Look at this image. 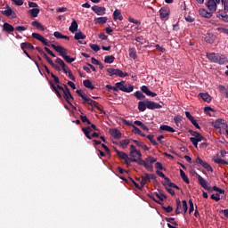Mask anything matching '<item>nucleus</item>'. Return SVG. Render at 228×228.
<instances>
[{"mask_svg": "<svg viewBox=\"0 0 228 228\" xmlns=\"http://www.w3.org/2000/svg\"><path fill=\"white\" fill-rule=\"evenodd\" d=\"M207 58L210 62L218 65H224L228 62V59L225 55L216 53H207Z\"/></svg>", "mask_w": 228, "mask_h": 228, "instance_id": "nucleus-1", "label": "nucleus"}, {"mask_svg": "<svg viewBox=\"0 0 228 228\" xmlns=\"http://www.w3.org/2000/svg\"><path fill=\"white\" fill-rule=\"evenodd\" d=\"M55 63L58 64L60 67H61V70L67 74L68 73V77H69V79L76 81V77L75 76L72 74V71L70 69L67 70V66L65 64V62L63 61V60H61V58H57L55 60Z\"/></svg>", "mask_w": 228, "mask_h": 228, "instance_id": "nucleus-2", "label": "nucleus"}, {"mask_svg": "<svg viewBox=\"0 0 228 228\" xmlns=\"http://www.w3.org/2000/svg\"><path fill=\"white\" fill-rule=\"evenodd\" d=\"M192 175H196L198 177V182L205 190L211 191V186L200 175H199L195 170H191Z\"/></svg>", "mask_w": 228, "mask_h": 228, "instance_id": "nucleus-3", "label": "nucleus"}, {"mask_svg": "<svg viewBox=\"0 0 228 228\" xmlns=\"http://www.w3.org/2000/svg\"><path fill=\"white\" fill-rule=\"evenodd\" d=\"M115 86L124 93H132L134 91V86L132 85H126L125 81L116 83Z\"/></svg>", "mask_w": 228, "mask_h": 228, "instance_id": "nucleus-4", "label": "nucleus"}, {"mask_svg": "<svg viewBox=\"0 0 228 228\" xmlns=\"http://www.w3.org/2000/svg\"><path fill=\"white\" fill-rule=\"evenodd\" d=\"M64 86V93H63V99L68 102V104L72 105L71 101H74V98L70 93L69 88L67 85H63Z\"/></svg>", "mask_w": 228, "mask_h": 228, "instance_id": "nucleus-5", "label": "nucleus"}, {"mask_svg": "<svg viewBox=\"0 0 228 228\" xmlns=\"http://www.w3.org/2000/svg\"><path fill=\"white\" fill-rule=\"evenodd\" d=\"M134 163H137L140 166H143L149 172H152L153 166L146 164L145 159H142V157H138V159H133Z\"/></svg>", "mask_w": 228, "mask_h": 228, "instance_id": "nucleus-6", "label": "nucleus"}, {"mask_svg": "<svg viewBox=\"0 0 228 228\" xmlns=\"http://www.w3.org/2000/svg\"><path fill=\"white\" fill-rule=\"evenodd\" d=\"M84 103H87L92 107H94L95 109H97L98 111H100L102 114H106V111L99 107V105H97V102L91 100V98H87V96L86 97V99L84 100Z\"/></svg>", "mask_w": 228, "mask_h": 228, "instance_id": "nucleus-7", "label": "nucleus"}, {"mask_svg": "<svg viewBox=\"0 0 228 228\" xmlns=\"http://www.w3.org/2000/svg\"><path fill=\"white\" fill-rule=\"evenodd\" d=\"M170 9L168 7H162L159 10V15L161 20H167L169 19Z\"/></svg>", "mask_w": 228, "mask_h": 228, "instance_id": "nucleus-8", "label": "nucleus"}, {"mask_svg": "<svg viewBox=\"0 0 228 228\" xmlns=\"http://www.w3.org/2000/svg\"><path fill=\"white\" fill-rule=\"evenodd\" d=\"M32 37L38 40L39 42H41L44 45L50 46L48 39H45V37H44V36H41L38 33H33Z\"/></svg>", "mask_w": 228, "mask_h": 228, "instance_id": "nucleus-9", "label": "nucleus"}, {"mask_svg": "<svg viewBox=\"0 0 228 228\" xmlns=\"http://www.w3.org/2000/svg\"><path fill=\"white\" fill-rule=\"evenodd\" d=\"M162 108H163V106L161 104H159V102H155L147 100V109L148 110H160Z\"/></svg>", "mask_w": 228, "mask_h": 228, "instance_id": "nucleus-10", "label": "nucleus"}, {"mask_svg": "<svg viewBox=\"0 0 228 228\" xmlns=\"http://www.w3.org/2000/svg\"><path fill=\"white\" fill-rule=\"evenodd\" d=\"M51 47L62 57L64 54H67V49L61 45H56L55 44H51Z\"/></svg>", "mask_w": 228, "mask_h": 228, "instance_id": "nucleus-11", "label": "nucleus"}, {"mask_svg": "<svg viewBox=\"0 0 228 228\" xmlns=\"http://www.w3.org/2000/svg\"><path fill=\"white\" fill-rule=\"evenodd\" d=\"M93 12L98 15H105L106 14V8L105 7H99L97 5L92 6Z\"/></svg>", "mask_w": 228, "mask_h": 228, "instance_id": "nucleus-12", "label": "nucleus"}, {"mask_svg": "<svg viewBox=\"0 0 228 228\" xmlns=\"http://www.w3.org/2000/svg\"><path fill=\"white\" fill-rule=\"evenodd\" d=\"M206 6L209 10V12H216L217 4L214 0H208L206 4Z\"/></svg>", "mask_w": 228, "mask_h": 228, "instance_id": "nucleus-13", "label": "nucleus"}, {"mask_svg": "<svg viewBox=\"0 0 228 228\" xmlns=\"http://www.w3.org/2000/svg\"><path fill=\"white\" fill-rule=\"evenodd\" d=\"M110 134L115 139H121L122 138V134H121L120 131L117 128L110 129Z\"/></svg>", "mask_w": 228, "mask_h": 228, "instance_id": "nucleus-14", "label": "nucleus"}, {"mask_svg": "<svg viewBox=\"0 0 228 228\" xmlns=\"http://www.w3.org/2000/svg\"><path fill=\"white\" fill-rule=\"evenodd\" d=\"M14 28L12 25L7 23V22H4L2 26V30L4 32H7V33H11V32H13L14 31Z\"/></svg>", "mask_w": 228, "mask_h": 228, "instance_id": "nucleus-15", "label": "nucleus"}, {"mask_svg": "<svg viewBox=\"0 0 228 228\" xmlns=\"http://www.w3.org/2000/svg\"><path fill=\"white\" fill-rule=\"evenodd\" d=\"M49 85H50V87L52 88L53 92H54V94H56V96L59 99H62V94L59 92V90L57 89V87L53 84V81H49Z\"/></svg>", "mask_w": 228, "mask_h": 228, "instance_id": "nucleus-16", "label": "nucleus"}, {"mask_svg": "<svg viewBox=\"0 0 228 228\" xmlns=\"http://www.w3.org/2000/svg\"><path fill=\"white\" fill-rule=\"evenodd\" d=\"M20 48H21L22 51H24L25 49H28L30 51L35 50L34 45L31 43H29V42H23V43H21L20 44Z\"/></svg>", "mask_w": 228, "mask_h": 228, "instance_id": "nucleus-17", "label": "nucleus"}, {"mask_svg": "<svg viewBox=\"0 0 228 228\" xmlns=\"http://www.w3.org/2000/svg\"><path fill=\"white\" fill-rule=\"evenodd\" d=\"M134 154H137L138 157H142L141 151L134 145H130V157H134Z\"/></svg>", "mask_w": 228, "mask_h": 228, "instance_id": "nucleus-18", "label": "nucleus"}, {"mask_svg": "<svg viewBox=\"0 0 228 228\" xmlns=\"http://www.w3.org/2000/svg\"><path fill=\"white\" fill-rule=\"evenodd\" d=\"M141 90H142V93H144L148 96H151V97L158 96V94H156L155 93L151 92L146 86H142L141 87Z\"/></svg>", "mask_w": 228, "mask_h": 228, "instance_id": "nucleus-19", "label": "nucleus"}, {"mask_svg": "<svg viewBox=\"0 0 228 228\" xmlns=\"http://www.w3.org/2000/svg\"><path fill=\"white\" fill-rule=\"evenodd\" d=\"M200 14L202 16V17H205V18H211L212 15H213V12L212 11H209L208 12L206 9H200Z\"/></svg>", "mask_w": 228, "mask_h": 228, "instance_id": "nucleus-20", "label": "nucleus"}, {"mask_svg": "<svg viewBox=\"0 0 228 228\" xmlns=\"http://www.w3.org/2000/svg\"><path fill=\"white\" fill-rule=\"evenodd\" d=\"M179 173L183 182L185 183L186 184H190V179L188 178L185 172L183 169H179Z\"/></svg>", "mask_w": 228, "mask_h": 228, "instance_id": "nucleus-21", "label": "nucleus"}, {"mask_svg": "<svg viewBox=\"0 0 228 228\" xmlns=\"http://www.w3.org/2000/svg\"><path fill=\"white\" fill-rule=\"evenodd\" d=\"M2 13L7 17L12 16L15 18L16 13L13 12L12 9L10 6H7V10L2 11Z\"/></svg>", "mask_w": 228, "mask_h": 228, "instance_id": "nucleus-22", "label": "nucleus"}, {"mask_svg": "<svg viewBox=\"0 0 228 228\" xmlns=\"http://www.w3.org/2000/svg\"><path fill=\"white\" fill-rule=\"evenodd\" d=\"M113 20H124V17L119 10H115L113 12Z\"/></svg>", "mask_w": 228, "mask_h": 228, "instance_id": "nucleus-23", "label": "nucleus"}, {"mask_svg": "<svg viewBox=\"0 0 228 228\" xmlns=\"http://www.w3.org/2000/svg\"><path fill=\"white\" fill-rule=\"evenodd\" d=\"M147 109V100H145V102L143 101H140L138 102V110L141 112H144Z\"/></svg>", "mask_w": 228, "mask_h": 228, "instance_id": "nucleus-24", "label": "nucleus"}, {"mask_svg": "<svg viewBox=\"0 0 228 228\" xmlns=\"http://www.w3.org/2000/svg\"><path fill=\"white\" fill-rule=\"evenodd\" d=\"M46 61L51 67H53V69H54V70L61 72V69L57 64H55L50 57L46 59Z\"/></svg>", "mask_w": 228, "mask_h": 228, "instance_id": "nucleus-25", "label": "nucleus"}, {"mask_svg": "<svg viewBox=\"0 0 228 228\" xmlns=\"http://www.w3.org/2000/svg\"><path fill=\"white\" fill-rule=\"evenodd\" d=\"M128 56H130L131 59L136 60L137 59V52L134 47H132L128 49Z\"/></svg>", "mask_w": 228, "mask_h": 228, "instance_id": "nucleus-26", "label": "nucleus"}, {"mask_svg": "<svg viewBox=\"0 0 228 228\" xmlns=\"http://www.w3.org/2000/svg\"><path fill=\"white\" fill-rule=\"evenodd\" d=\"M158 159H155L154 157H151V155H149L146 159H145V164L149 165V166H152L153 163L157 162Z\"/></svg>", "mask_w": 228, "mask_h": 228, "instance_id": "nucleus-27", "label": "nucleus"}, {"mask_svg": "<svg viewBox=\"0 0 228 228\" xmlns=\"http://www.w3.org/2000/svg\"><path fill=\"white\" fill-rule=\"evenodd\" d=\"M213 161L216 164L221 165V166H226L228 165V161L224 159H216V157H214Z\"/></svg>", "mask_w": 228, "mask_h": 228, "instance_id": "nucleus-28", "label": "nucleus"}, {"mask_svg": "<svg viewBox=\"0 0 228 228\" xmlns=\"http://www.w3.org/2000/svg\"><path fill=\"white\" fill-rule=\"evenodd\" d=\"M116 58L114 55H107L104 57V63L106 64H112L114 63Z\"/></svg>", "mask_w": 228, "mask_h": 228, "instance_id": "nucleus-29", "label": "nucleus"}, {"mask_svg": "<svg viewBox=\"0 0 228 228\" xmlns=\"http://www.w3.org/2000/svg\"><path fill=\"white\" fill-rule=\"evenodd\" d=\"M216 17L221 19L224 22H228V13H227V12H224V14L220 13V12H217Z\"/></svg>", "mask_w": 228, "mask_h": 228, "instance_id": "nucleus-30", "label": "nucleus"}, {"mask_svg": "<svg viewBox=\"0 0 228 228\" xmlns=\"http://www.w3.org/2000/svg\"><path fill=\"white\" fill-rule=\"evenodd\" d=\"M61 58L68 63V64H71L76 61V58H72L69 55H67L66 53H64Z\"/></svg>", "mask_w": 228, "mask_h": 228, "instance_id": "nucleus-31", "label": "nucleus"}, {"mask_svg": "<svg viewBox=\"0 0 228 228\" xmlns=\"http://www.w3.org/2000/svg\"><path fill=\"white\" fill-rule=\"evenodd\" d=\"M82 131H83V133L85 134V135H86L89 140L92 139V137H91V135H90V133L92 132L91 126L83 127V128H82Z\"/></svg>", "mask_w": 228, "mask_h": 228, "instance_id": "nucleus-32", "label": "nucleus"}, {"mask_svg": "<svg viewBox=\"0 0 228 228\" xmlns=\"http://www.w3.org/2000/svg\"><path fill=\"white\" fill-rule=\"evenodd\" d=\"M160 130L161 131H167V132H169V133H175V130L172 126H169L167 125L160 126Z\"/></svg>", "mask_w": 228, "mask_h": 228, "instance_id": "nucleus-33", "label": "nucleus"}, {"mask_svg": "<svg viewBox=\"0 0 228 228\" xmlns=\"http://www.w3.org/2000/svg\"><path fill=\"white\" fill-rule=\"evenodd\" d=\"M115 152L117 153L118 157L121 159H128V155L127 153L125 152H121L119 151H118L117 149H115Z\"/></svg>", "mask_w": 228, "mask_h": 228, "instance_id": "nucleus-34", "label": "nucleus"}, {"mask_svg": "<svg viewBox=\"0 0 228 228\" xmlns=\"http://www.w3.org/2000/svg\"><path fill=\"white\" fill-rule=\"evenodd\" d=\"M223 122L224 120L222 118H218L213 123V126L215 129H220L222 127Z\"/></svg>", "mask_w": 228, "mask_h": 228, "instance_id": "nucleus-35", "label": "nucleus"}, {"mask_svg": "<svg viewBox=\"0 0 228 228\" xmlns=\"http://www.w3.org/2000/svg\"><path fill=\"white\" fill-rule=\"evenodd\" d=\"M199 96L206 102L210 103L211 102V96H209L208 94H200Z\"/></svg>", "mask_w": 228, "mask_h": 228, "instance_id": "nucleus-36", "label": "nucleus"}, {"mask_svg": "<svg viewBox=\"0 0 228 228\" xmlns=\"http://www.w3.org/2000/svg\"><path fill=\"white\" fill-rule=\"evenodd\" d=\"M28 13H30V15L33 17V18H36L38 16V13H40V9L38 8H33V9H30L28 11Z\"/></svg>", "mask_w": 228, "mask_h": 228, "instance_id": "nucleus-37", "label": "nucleus"}, {"mask_svg": "<svg viewBox=\"0 0 228 228\" xmlns=\"http://www.w3.org/2000/svg\"><path fill=\"white\" fill-rule=\"evenodd\" d=\"M78 25L76 20H73L71 26H69V32L75 33L77 30Z\"/></svg>", "mask_w": 228, "mask_h": 228, "instance_id": "nucleus-38", "label": "nucleus"}, {"mask_svg": "<svg viewBox=\"0 0 228 228\" xmlns=\"http://www.w3.org/2000/svg\"><path fill=\"white\" fill-rule=\"evenodd\" d=\"M31 25L33 27H36L38 30H41V31H45V27L42 26V24H40V22H38V21H32Z\"/></svg>", "mask_w": 228, "mask_h": 228, "instance_id": "nucleus-39", "label": "nucleus"}, {"mask_svg": "<svg viewBox=\"0 0 228 228\" xmlns=\"http://www.w3.org/2000/svg\"><path fill=\"white\" fill-rule=\"evenodd\" d=\"M155 196L159 199V200L162 203L167 197L162 192H155Z\"/></svg>", "mask_w": 228, "mask_h": 228, "instance_id": "nucleus-40", "label": "nucleus"}, {"mask_svg": "<svg viewBox=\"0 0 228 228\" xmlns=\"http://www.w3.org/2000/svg\"><path fill=\"white\" fill-rule=\"evenodd\" d=\"M108 20V17H99L95 19V21L98 24H105L107 23Z\"/></svg>", "mask_w": 228, "mask_h": 228, "instance_id": "nucleus-41", "label": "nucleus"}, {"mask_svg": "<svg viewBox=\"0 0 228 228\" xmlns=\"http://www.w3.org/2000/svg\"><path fill=\"white\" fill-rule=\"evenodd\" d=\"M83 84L86 88H88L90 90L94 89V86L92 85V82L88 79L84 80Z\"/></svg>", "mask_w": 228, "mask_h": 228, "instance_id": "nucleus-42", "label": "nucleus"}, {"mask_svg": "<svg viewBox=\"0 0 228 228\" xmlns=\"http://www.w3.org/2000/svg\"><path fill=\"white\" fill-rule=\"evenodd\" d=\"M86 36H85L81 31L76 33L75 39L76 40H84L86 39Z\"/></svg>", "mask_w": 228, "mask_h": 228, "instance_id": "nucleus-43", "label": "nucleus"}, {"mask_svg": "<svg viewBox=\"0 0 228 228\" xmlns=\"http://www.w3.org/2000/svg\"><path fill=\"white\" fill-rule=\"evenodd\" d=\"M107 72L110 74V77L114 75L118 76V69L110 68V69H107Z\"/></svg>", "mask_w": 228, "mask_h": 228, "instance_id": "nucleus-44", "label": "nucleus"}, {"mask_svg": "<svg viewBox=\"0 0 228 228\" xmlns=\"http://www.w3.org/2000/svg\"><path fill=\"white\" fill-rule=\"evenodd\" d=\"M157 175L163 178L165 181H169V177H167L162 171L157 170L156 171Z\"/></svg>", "mask_w": 228, "mask_h": 228, "instance_id": "nucleus-45", "label": "nucleus"}, {"mask_svg": "<svg viewBox=\"0 0 228 228\" xmlns=\"http://www.w3.org/2000/svg\"><path fill=\"white\" fill-rule=\"evenodd\" d=\"M134 96L140 100V101H143L145 99V96L143 95V94L140 91H137L135 94H134Z\"/></svg>", "mask_w": 228, "mask_h": 228, "instance_id": "nucleus-46", "label": "nucleus"}, {"mask_svg": "<svg viewBox=\"0 0 228 228\" xmlns=\"http://www.w3.org/2000/svg\"><path fill=\"white\" fill-rule=\"evenodd\" d=\"M90 48L96 53L101 51V46L97 44H90Z\"/></svg>", "mask_w": 228, "mask_h": 228, "instance_id": "nucleus-47", "label": "nucleus"}, {"mask_svg": "<svg viewBox=\"0 0 228 228\" xmlns=\"http://www.w3.org/2000/svg\"><path fill=\"white\" fill-rule=\"evenodd\" d=\"M204 112H205L206 115L211 116L209 114V112H215V110L213 108H211L210 106H206L204 108Z\"/></svg>", "mask_w": 228, "mask_h": 228, "instance_id": "nucleus-48", "label": "nucleus"}, {"mask_svg": "<svg viewBox=\"0 0 228 228\" xmlns=\"http://www.w3.org/2000/svg\"><path fill=\"white\" fill-rule=\"evenodd\" d=\"M202 167H204L208 172H211V173L213 172L212 167L206 161L202 165Z\"/></svg>", "mask_w": 228, "mask_h": 228, "instance_id": "nucleus-49", "label": "nucleus"}, {"mask_svg": "<svg viewBox=\"0 0 228 228\" xmlns=\"http://www.w3.org/2000/svg\"><path fill=\"white\" fill-rule=\"evenodd\" d=\"M202 167H204L208 172H211V173L213 172L212 167L206 161L202 165Z\"/></svg>", "mask_w": 228, "mask_h": 228, "instance_id": "nucleus-50", "label": "nucleus"}, {"mask_svg": "<svg viewBox=\"0 0 228 228\" xmlns=\"http://www.w3.org/2000/svg\"><path fill=\"white\" fill-rule=\"evenodd\" d=\"M146 137L150 140V142H151L154 146H157V145H158V142L155 141L154 135L149 134V135H147Z\"/></svg>", "mask_w": 228, "mask_h": 228, "instance_id": "nucleus-51", "label": "nucleus"}, {"mask_svg": "<svg viewBox=\"0 0 228 228\" xmlns=\"http://www.w3.org/2000/svg\"><path fill=\"white\" fill-rule=\"evenodd\" d=\"M218 88H219V91H220L222 94H225L226 98H228V90L226 89V87L224 86H219Z\"/></svg>", "mask_w": 228, "mask_h": 228, "instance_id": "nucleus-52", "label": "nucleus"}, {"mask_svg": "<svg viewBox=\"0 0 228 228\" xmlns=\"http://www.w3.org/2000/svg\"><path fill=\"white\" fill-rule=\"evenodd\" d=\"M182 207H183V213L186 214L188 211V203L186 200L182 201Z\"/></svg>", "mask_w": 228, "mask_h": 228, "instance_id": "nucleus-53", "label": "nucleus"}, {"mask_svg": "<svg viewBox=\"0 0 228 228\" xmlns=\"http://www.w3.org/2000/svg\"><path fill=\"white\" fill-rule=\"evenodd\" d=\"M119 144L123 149H126L129 144V140H122L121 142H119Z\"/></svg>", "mask_w": 228, "mask_h": 228, "instance_id": "nucleus-54", "label": "nucleus"}, {"mask_svg": "<svg viewBox=\"0 0 228 228\" xmlns=\"http://www.w3.org/2000/svg\"><path fill=\"white\" fill-rule=\"evenodd\" d=\"M80 119L83 123H86L89 126L91 125V122L86 116L80 115Z\"/></svg>", "mask_w": 228, "mask_h": 228, "instance_id": "nucleus-55", "label": "nucleus"}, {"mask_svg": "<svg viewBox=\"0 0 228 228\" xmlns=\"http://www.w3.org/2000/svg\"><path fill=\"white\" fill-rule=\"evenodd\" d=\"M194 211V204L191 200H189V214H191Z\"/></svg>", "mask_w": 228, "mask_h": 228, "instance_id": "nucleus-56", "label": "nucleus"}, {"mask_svg": "<svg viewBox=\"0 0 228 228\" xmlns=\"http://www.w3.org/2000/svg\"><path fill=\"white\" fill-rule=\"evenodd\" d=\"M221 3L224 6V11L228 12V0H221Z\"/></svg>", "mask_w": 228, "mask_h": 228, "instance_id": "nucleus-57", "label": "nucleus"}, {"mask_svg": "<svg viewBox=\"0 0 228 228\" xmlns=\"http://www.w3.org/2000/svg\"><path fill=\"white\" fill-rule=\"evenodd\" d=\"M193 138L196 139L197 142H200L202 141H204V142L207 141V139L204 136H202L200 134L198 136L193 137Z\"/></svg>", "mask_w": 228, "mask_h": 228, "instance_id": "nucleus-58", "label": "nucleus"}, {"mask_svg": "<svg viewBox=\"0 0 228 228\" xmlns=\"http://www.w3.org/2000/svg\"><path fill=\"white\" fill-rule=\"evenodd\" d=\"M117 76L120 77H126L128 76V73H124L122 70L118 69V74Z\"/></svg>", "mask_w": 228, "mask_h": 228, "instance_id": "nucleus-59", "label": "nucleus"}, {"mask_svg": "<svg viewBox=\"0 0 228 228\" xmlns=\"http://www.w3.org/2000/svg\"><path fill=\"white\" fill-rule=\"evenodd\" d=\"M162 208H163V210L166 212V213H171V212H173V210H174V208H173V207H171V206H168V207H162Z\"/></svg>", "mask_w": 228, "mask_h": 228, "instance_id": "nucleus-60", "label": "nucleus"}, {"mask_svg": "<svg viewBox=\"0 0 228 228\" xmlns=\"http://www.w3.org/2000/svg\"><path fill=\"white\" fill-rule=\"evenodd\" d=\"M210 198H211V200H214L216 201H219L220 200V193H216V195L212 194Z\"/></svg>", "mask_w": 228, "mask_h": 228, "instance_id": "nucleus-61", "label": "nucleus"}, {"mask_svg": "<svg viewBox=\"0 0 228 228\" xmlns=\"http://www.w3.org/2000/svg\"><path fill=\"white\" fill-rule=\"evenodd\" d=\"M133 132L134 133V134H142V131L136 126H133Z\"/></svg>", "mask_w": 228, "mask_h": 228, "instance_id": "nucleus-62", "label": "nucleus"}, {"mask_svg": "<svg viewBox=\"0 0 228 228\" xmlns=\"http://www.w3.org/2000/svg\"><path fill=\"white\" fill-rule=\"evenodd\" d=\"M128 21H130L132 23H134L136 25H140L141 24V22L139 20H134V18H131V17L128 19Z\"/></svg>", "mask_w": 228, "mask_h": 228, "instance_id": "nucleus-63", "label": "nucleus"}, {"mask_svg": "<svg viewBox=\"0 0 228 228\" xmlns=\"http://www.w3.org/2000/svg\"><path fill=\"white\" fill-rule=\"evenodd\" d=\"M128 21H130L132 23H134L136 25H140L141 24V22L139 20H134V18H131V17L128 19Z\"/></svg>", "mask_w": 228, "mask_h": 228, "instance_id": "nucleus-64", "label": "nucleus"}]
</instances>
